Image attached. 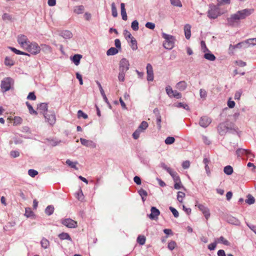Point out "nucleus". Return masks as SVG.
<instances>
[{"label":"nucleus","mask_w":256,"mask_h":256,"mask_svg":"<svg viewBox=\"0 0 256 256\" xmlns=\"http://www.w3.org/2000/svg\"><path fill=\"white\" fill-rule=\"evenodd\" d=\"M148 126V124L146 122L142 121L139 126L138 127V129L140 130L142 132V131L147 128Z\"/></svg>","instance_id":"nucleus-38"},{"label":"nucleus","mask_w":256,"mask_h":256,"mask_svg":"<svg viewBox=\"0 0 256 256\" xmlns=\"http://www.w3.org/2000/svg\"><path fill=\"white\" fill-rule=\"evenodd\" d=\"M24 215L27 218H30V217L34 215V212L30 208H26Z\"/></svg>","instance_id":"nucleus-43"},{"label":"nucleus","mask_w":256,"mask_h":256,"mask_svg":"<svg viewBox=\"0 0 256 256\" xmlns=\"http://www.w3.org/2000/svg\"><path fill=\"white\" fill-rule=\"evenodd\" d=\"M169 209L170 210V212L172 213L174 216L175 218L178 217L179 213H178V211L175 208H173L172 206H170L169 208Z\"/></svg>","instance_id":"nucleus-57"},{"label":"nucleus","mask_w":256,"mask_h":256,"mask_svg":"<svg viewBox=\"0 0 256 256\" xmlns=\"http://www.w3.org/2000/svg\"><path fill=\"white\" fill-rule=\"evenodd\" d=\"M78 118H82L84 119H86L88 118V115L84 113L82 110H78Z\"/></svg>","instance_id":"nucleus-53"},{"label":"nucleus","mask_w":256,"mask_h":256,"mask_svg":"<svg viewBox=\"0 0 256 256\" xmlns=\"http://www.w3.org/2000/svg\"><path fill=\"white\" fill-rule=\"evenodd\" d=\"M22 122V118L20 116H15L14 119V124L16 126L19 125Z\"/></svg>","instance_id":"nucleus-51"},{"label":"nucleus","mask_w":256,"mask_h":256,"mask_svg":"<svg viewBox=\"0 0 256 256\" xmlns=\"http://www.w3.org/2000/svg\"><path fill=\"white\" fill-rule=\"evenodd\" d=\"M44 116L48 122L52 126L56 122V116L54 111L49 112L48 113L44 114Z\"/></svg>","instance_id":"nucleus-7"},{"label":"nucleus","mask_w":256,"mask_h":256,"mask_svg":"<svg viewBox=\"0 0 256 256\" xmlns=\"http://www.w3.org/2000/svg\"><path fill=\"white\" fill-rule=\"evenodd\" d=\"M196 206L202 212L208 209V208L205 206L204 205L196 202Z\"/></svg>","instance_id":"nucleus-56"},{"label":"nucleus","mask_w":256,"mask_h":256,"mask_svg":"<svg viewBox=\"0 0 256 256\" xmlns=\"http://www.w3.org/2000/svg\"><path fill=\"white\" fill-rule=\"evenodd\" d=\"M138 194L140 196L142 201L144 202L146 200V197L148 196V192L143 188H140L138 190Z\"/></svg>","instance_id":"nucleus-28"},{"label":"nucleus","mask_w":256,"mask_h":256,"mask_svg":"<svg viewBox=\"0 0 256 256\" xmlns=\"http://www.w3.org/2000/svg\"><path fill=\"white\" fill-rule=\"evenodd\" d=\"M119 65V71L126 72L129 69V62L126 58H122L120 60Z\"/></svg>","instance_id":"nucleus-10"},{"label":"nucleus","mask_w":256,"mask_h":256,"mask_svg":"<svg viewBox=\"0 0 256 256\" xmlns=\"http://www.w3.org/2000/svg\"><path fill=\"white\" fill-rule=\"evenodd\" d=\"M76 198L80 201H82L84 199V196L83 194L82 190L80 188L78 191L75 194Z\"/></svg>","instance_id":"nucleus-32"},{"label":"nucleus","mask_w":256,"mask_h":256,"mask_svg":"<svg viewBox=\"0 0 256 256\" xmlns=\"http://www.w3.org/2000/svg\"><path fill=\"white\" fill-rule=\"evenodd\" d=\"M145 26L146 28L150 30H154L155 28V24L151 22H147Z\"/></svg>","instance_id":"nucleus-64"},{"label":"nucleus","mask_w":256,"mask_h":256,"mask_svg":"<svg viewBox=\"0 0 256 256\" xmlns=\"http://www.w3.org/2000/svg\"><path fill=\"white\" fill-rule=\"evenodd\" d=\"M244 41L238 42V44H237L236 45L230 44L229 46V48H228L229 54H230V55L234 54V50L236 48H244Z\"/></svg>","instance_id":"nucleus-15"},{"label":"nucleus","mask_w":256,"mask_h":256,"mask_svg":"<svg viewBox=\"0 0 256 256\" xmlns=\"http://www.w3.org/2000/svg\"><path fill=\"white\" fill-rule=\"evenodd\" d=\"M211 118L208 116H202L200 118L199 124L202 128L208 127L211 123Z\"/></svg>","instance_id":"nucleus-12"},{"label":"nucleus","mask_w":256,"mask_h":256,"mask_svg":"<svg viewBox=\"0 0 256 256\" xmlns=\"http://www.w3.org/2000/svg\"><path fill=\"white\" fill-rule=\"evenodd\" d=\"M255 202L254 198L250 194H248L247 196V199L246 200V202L249 204H253Z\"/></svg>","instance_id":"nucleus-48"},{"label":"nucleus","mask_w":256,"mask_h":256,"mask_svg":"<svg viewBox=\"0 0 256 256\" xmlns=\"http://www.w3.org/2000/svg\"><path fill=\"white\" fill-rule=\"evenodd\" d=\"M20 155L19 152L17 150H12L10 152V156L11 157L15 158L18 157Z\"/></svg>","instance_id":"nucleus-63"},{"label":"nucleus","mask_w":256,"mask_h":256,"mask_svg":"<svg viewBox=\"0 0 256 256\" xmlns=\"http://www.w3.org/2000/svg\"><path fill=\"white\" fill-rule=\"evenodd\" d=\"M84 6L82 5L76 6L74 8V12L76 14H81L84 11Z\"/></svg>","instance_id":"nucleus-27"},{"label":"nucleus","mask_w":256,"mask_h":256,"mask_svg":"<svg viewBox=\"0 0 256 256\" xmlns=\"http://www.w3.org/2000/svg\"><path fill=\"white\" fill-rule=\"evenodd\" d=\"M254 12L253 9L246 8L238 11L236 14H232L227 19L228 24L230 26H235L238 24L240 20H244L250 16Z\"/></svg>","instance_id":"nucleus-1"},{"label":"nucleus","mask_w":256,"mask_h":256,"mask_svg":"<svg viewBox=\"0 0 256 256\" xmlns=\"http://www.w3.org/2000/svg\"><path fill=\"white\" fill-rule=\"evenodd\" d=\"M112 6V16L116 18L118 16V12L117 10L115 5V4L114 2H112L111 4Z\"/></svg>","instance_id":"nucleus-44"},{"label":"nucleus","mask_w":256,"mask_h":256,"mask_svg":"<svg viewBox=\"0 0 256 256\" xmlns=\"http://www.w3.org/2000/svg\"><path fill=\"white\" fill-rule=\"evenodd\" d=\"M226 221L228 223L234 225H238L240 224V222L238 219L231 216H228L226 217Z\"/></svg>","instance_id":"nucleus-21"},{"label":"nucleus","mask_w":256,"mask_h":256,"mask_svg":"<svg viewBox=\"0 0 256 256\" xmlns=\"http://www.w3.org/2000/svg\"><path fill=\"white\" fill-rule=\"evenodd\" d=\"M208 10L207 12L208 17L210 19H216L220 16L221 13L219 8V4L217 6L213 4H210Z\"/></svg>","instance_id":"nucleus-3"},{"label":"nucleus","mask_w":256,"mask_h":256,"mask_svg":"<svg viewBox=\"0 0 256 256\" xmlns=\"http://www.w3.org/2000/svg\"><path fill=\"white\" fill-rule=\"evenodd\" d=\"M162 36L164 39L163 43L164 47L167 50H172L174 46L176 40L175 37L164 32L162 33Z\"/></svg>","instance_id":"nucleus-2"},{"label":"nucleus","mask_w":256,"mask_h":256,"mask_svg":"<svg viewBox=\"0 0 256 256\" xmlns=\"http://www.w3.org/2000/svg\"><path fill=\"white\" fill-rule=\"evenodd\" d=\"M176 106L178 108H182L186 110H190L189 106L187 104H184L182 102H178Z\"/></svg>","instance_id":"nucleus-61"},{"label":"nucleus","mask_w":256,"mask_h":256,"mask_svg":"<svg viewBox=\"0 0 256 256\" xmlns=\"http://www.w3.org/2000/svg\"><path fill=\"white\" fill-rule=\"evenodd\" d=\"M185 196V194L182 192H178L177 195V200L180 202H182L183 198Z\"/></svg>","instance_id":"nucleus-45"},{"label":"nucleus","mask_w":256,"mask_h":256,"mask_svg":"<svg viewBox=\"0 0 256 256\" xmlns=\"http://www.w3.org/2000/svg\"><path fill=\"white\" fill-rule=\"evenodd\" d=\"M24 49H26L28 52L32 54H36L40 52L41 48L37 43L30 42L28 44V46L25 48Z\"/></svg>","instance_id":"nucleus-5"},{"label":"nucleus","mask_w":256,"mask_h":256,"mask_svg":"<svg viewBox=\"0 0 256 256\" xmlns=\"http://www.w3.org/2000/svg\"><path fill=\"white\" fill-rule=\"evenodd\" d=\"M60 35L65 39L71 38L73 36L72 32L68 30L62 31L60 32Z\"/></svg>","instance_id":"nucleus-19"},{"label":"nucleus","mask_w":256,"mask_h":256,"mask_svg":"<svg viewBox=\"0 0 256 256\" xmlns=\"http://www.w3.org/2000/svg\"><path fill=\"white\" fill-rule=\"evenodd\" d=\"M118 53V50L116 48L112 47L109 48L106 52V54L108 56H114Z\"/></svg>","instance_id":"nucleus-31"},{"label":"nucleus","mask_w":256,"mask_h":256,"mask_svg":"<svg viewBox=\"0 0 256 256\" xmlns=\"http://www.w3.org/2000/svg\"><path fill=\"white\" fill-rule=\"evenodd\" d=\"M14 84L13 79L10 77L4 78L1 82L0 88L2 92L10 90Z\"/></svg>","instance_id":"nucleus-4"},{"label":"nucleus","mask_w":256,"mask_h":256,"mask_svg":"<svg viewBox=\"0 0 256 256\" xmlns=\"http://www.w3.org/2000/svg\"><path fill=\"white\" fill-rule=\"evenodd\" d=\"M146 237L144 236L139 235L137 238V242L140 245H144L146 242Z\"/></svg>","instance_id":"nucleus-39"},{"label":"nucleus","mask_w":256,"mask_h":256,"mask_svg":"<svg viewBox=\"0 0 256 256\" xmlns=\"http://www.w3.org/2000/svg\"><path fill=\"white\" fill-rule=\"evenodd\" d=\"M41 246L44 248H47L50 245V242L46 238H43L40 242Z\"/></svg>","instance_id":"nucleus-36"},{"label":"nucleus","mask_w":256,"mask_h":256,"mask_svg":"<svg viewBox=\"0 0 256 256\" xmlns=\"http://www.w3.org/2000/svg\"><path fill=\"white\" fill-rule=\"evenodd\" d=\"M172 98H175L177 99L180 98H182V94L177 90H174L173 94L172 95Z\"/></svg>","instance_id":"nucleus-62"},{"label":"nucleus","mask_w":256,"mask_h":256,"mask_svg":"<svg viewBox=\"0 0 256 256\" xmlns=\"http://www.w3.org/2000/svg\"><path fill=\"white\" fill-rule=\"evenodd\" d=\"M170 4L174 6H178V7H182V4L180 1V0H170Z\"/></svg>","instance_id":"nucleus-50"},{"label":"nucleus","mask_w":256,"mask_h":256,"mask_svg":"<svg viewBox=\"0 0 256 256\" xmlns=\"http://www.w3.org/2000/svg\"><path fill=\"white\" fill-rule=\"evenodd\" d=\"M44 143L52 146H55L62 142V140L56 137H50L44 140Z\"/></svg>","instance_id":"nucleus-9"},{"label":"nucleus","mask_w":256,"mask_h":256,"mask_svg":"<svg viewBox=\"0 0 256 256\" xmlns=\"http://www.w3.org/2000/svg\"><path fill=\"white\" fill-rule=\"evenodd\" d=\"M48 104L46 103H41L38 107V109L42 112L48 111Z\"/></svg>","instance_id":"nucleus-33"},{"label":"nucleus","mask_w":256,"mask_h":256,"mask_svg":"<svg viewBox=\"0 0 256 256\" xmlns=\"http://www.w3.org/2000/svg\"><path fill=\"white\" fill-rule=\"evenodd\" d=\"M147 80L152 81L154 80V72L152 66L150 64L146 66Z\"/></svg>","instance_id":"nucleus-17"},{"label":"nucleus","mask_w":256,"mask_h":256,"mask_svg":"<svg viewBox=\"0 0 256 256\" xmlns=\"http://www.w3.org/2000/svg\"><path fill=\"white\" fill-rule=\"evenodd\" d=\"M66 164H68L70 168H76V165L78 164L76 162H74L70 160H67L66 162Z\"/></svg>","instance_id":"nucleus-52"},{"label":"nucleus","mask_w":256,"mask_h":256,"mask_svg":"<svg viewBox=\"0 0 256 256\" xmlns=\"http://www.w3.org/2000/svg\"><path fill=\"white\" fill-rule=\"evenodd\" d=\"M244 48H247L250 46H254L256 45V38H248L244 41Z\"/></svg>","instance_id":"nucleus-18"},{"label":"nucleus","mask_w":256,"mask_h":256,"mask_svg":"<svg viewBox=\"0 0 256 256\" xmlns=\"http://www.w3.org/2000/svg\"><path fill=\"white\" fill-rule=\"evenodd\" d=\"M54 208L52 205L48 206L45 209V213L48 216L52 215L54 212Z\"/></svg>","instance_id":"nucleus-29"},{"label":"nucleus","mask_w":256,"mask_h":256,"mask_svg":"<svg viewBox=\"0 0 256 256\" xmlns=\"http://www.w3.org/2000/svg\"><path fill=\"white\" fill-rule=\"evenodd\" d=\"M120 13L122 19L124 20H128V16L126 10L125 8V4L124 3L120 4Z\"/></svg>","instance_id":"nucleus-20"},{"label":"nucleus","mask_w":256,"mask_h":256,"mask_svg":"<svg viewBox=\"0 0 256 256\" xmlns=\"http://www.w3.org/2000/svg\"><path fill=\"white\" fill-rule=\"evenodd\" d=\"M141 132H142L137 128L132 134L133 138L135 140H137L140 137Z\"/></svg>","instance_id":"nucleus-59"},{"label":"nucleus","mask_w":256,"mask_h":256,"mask_svg":"<svg viewBox=\"0 0 256 256\" xmlns=\"http://www.w3.org/2000/svg\"><path fill=\"white\" fill-rule=\"evenodd\" d=\"M210 160L208 158H204L203 160V163L204 164L205 169L208 174L210 172V168L208 167V164H210Z\"/></svg>","instance_id":"nucleus-30"},{"label":"nucleus","mask_w":256,"mask_h":256,"mask_svg":"<svg viewBox=\"0 0 256 256\" xmlns=\"http://www.w3.org/2000/svg\"><path fill=\"white\" fill-rule=\"evenodd\" d=\"M218 131L219 134L221 136L224 135L227 132L230 131V132H232V131L234 130L232 128H229L228 126H226L224 123L220 124L218 128Z\"/></svg>","instance_id":"nucleus-11"},{"label":"nucleus","mask_w":256,"mask_h":256,"mask_svg":"<svg viewBox=\"0 0 256 256\" xmlns=\"http://www.w3.org/2000/svg\"><path fill=\"white\" fill-rule=\"evenodd\" d=\"M162 167L166 170L167 172L171 175V176H174L173 170L169 167H168L164 164H162Z\"/></svg>","instance_id":"nucleus-58"},{"label":"nucleus","mask_w":256,"mask_h":256,"mask_svg":"<svg viewBox=\"0 0 256 256\" xmlns=\"http://www.w3.org/2000/svg\"><path fill=\"white\" fill-rule=\"evenodd\" d=\"M126 72L120 71L118 78L120 82H124V80L125 74Z\"/></svg>","instance_id":"nucleus-60"},{"label":"nucleus","mask_w":256,"mask_h":256,"mask_svg":"<svg viewBox=\"0 0 256 256\" xmlns=\"http://www.w3.org/2000/svg\"><path fill=\"white\" fill-rule=\"evenodd\" d=\"M166 94L170 98H172V95L173 94L174 90H172L170 86H168L166 88Z\"/></svg>","instance_id":"nucleus-55"},{"label":"nucleus","mask_w":256,"mask_h":256,"mask_svg":"<svg viewBox=\"0 0 256 256\" xmlns=\"http://www.w3.org/2000/svg\"><path fill=\"white\" fill-rule=\"evenodd\" d=\"M130 42V46L132 50H134L138 49L137 42L135 38H132Z\"/></svg>","instance_id":"nucleus-37"},{"label":"nucleus","mask_w":256,"mask_h":256,"mask_svg":"<svg viewBox=\"0 0 256 256\" xmlns=\"http://www.w3.org/2000/svg\"><path fill=\"white\" fill-rule=\"evenodd\" d=\"M207 92L203 89L200 88V96L201 98L203 100H206V98L207 96Z\"/></svg>","instance_id":"nucleus-41"},{"label":"nucleus","mask_w":256,"mask_h":256,"mask_svg":"<svg viewBox=\"0 0 256 256\" xmlns=\"http://www.w3.org/2000/svg\"><path fill=\"white\" fill-rule=\"evenodd\" d=\"M236 154L238 157H242L244 156H249V155H252L249 150L241 148H238L236 150Z\"/></svg>","instance_id":"nucleus-16"},{"label":"nucleus","mask_w":256,"mask_h":256,"mask_svg":"<svg viewBox=\"0 0 256 256\" xmlns=\"http://www.w3.org/2000/svg\"><path fill=\"white\" fill-rule=\"evenodd\" d=\"M82 58V56L79 54H76L70 58L72 62L76 66H78L80 63V60Z\"/></svg>","instance_id":"nucleus-23"},{"label":"nucleus","mask_w":256,"mask_h":256,"mask_svg":"<svg viewBox=\"0 0 256 256\" xmlns=\"http://www.w3.org/2000/svg\"><path fill=\"white\" fill-rule=\"evenodd\" d=\"M61 223L68 228H76L78 226L77 222L70 218L62 219Z\"/></svg>","instance_id":"nucleus-8"},{"label":"nucleus","mask_w":256,"mask_h":256,"mask_svg":"<svg viewBox=\"0 0 256 256\" xmlns=\"http://www.w3.org/2000/svg\"><path fill=\"white\" fill-rule=\"evenodd\" d=\"M216 242L218 243H222V244L227 246H230V242L228 240L225 239L222 236H221L219 238H217Z\"/></svg>","instance_id":"nucleus-26"},{"label":"nucleus","mask_w":256,"mask_h":256,"mask_svg":"<svg viewBox=\"0 0 256 256\" xmlns=\"http://www.w3.org/2000/svg\"><path fill=\"white\" fill-rule=\"evenodd\" d=\"M4 64L8 66H12L14 64V62L12 60L8 57H6L4 60Z\"/></svg>","instance_id":"nucleus-46"},{"label":"nucleus","mask_w":256,"mask_h":256,"mask_svg":"<svg viewBox=\"0 0 256 256\" xmlns=\"http://www.w3.org/2000/svg\"><path fill=\"white\" fill-rule=\"evenodd\" d=\"M175 141V139L174 137L168 136L165 140L164 142L166 144H173Z\"/></svg>","instance_id":"nucleus-54"},{"label":"nucleus","mask_w":256,"mask_h":256,"mask_svg":"<svg viewBox=\"0 0 256 256\" xmlns=\"http://www.w3.org/2000/svg\"><path fill=\"white\" fill-rule=\"evenodd\" d=\"M26 105L28 109L29 112L30 114L34 115L38 114V112L35 110H34L32 106L28 102H26Z\"/></svg>","instance_id":"nucleus-40"},{"label":"nucleus","mask_w":256,"mask_h":256,"mask_svg":"<svg viewBox=\"0 0 256 256\" xmlns=\"http://www.w3.org/2000/svg\"><path fill=\"white\" fill-rule=\"evenodd\" d=\"M80 142L83 146L86 147L96 148V144L92 140H88L84 138H80Z\"/></svg>","instance_id":"nucleus-13"},{"label":"nucleus","mask_w":256,"mask_h":256,"mask_svg":"<svg viewBox=\"0 0 256 256\" xmlns=\"http://www.w3.org/2000/svg\"><path fill=\"white\" fill-rule=\"evenodd\" d=\"M151 213L148 214V216L150 220H154L158 218L160 214V210L156 207L152 206L150 209Z\"/></svg>","instance_id":"nucleus-14"},{"label":"nucleus","mask_w":256,"mask_h":256,"mask_svg":"<svg viewBox=\"0 0 256 256\" xmlns=\"http://www.w3.org/2000/svg\"><path fill=\"white\" fill-rule=\"evenodd\" d=\"M233 168L230 166H227L224 168V172L226 175H230L233 172Z\"/></svg>","instance_id":"nucleus-34"},{"label":"nucleus","mask_w":256,"mask_h":256,"mask_svg":"<svg viewBox=\"0 0 256 256\" xmlns=\"http://www.w3.org/2000/svg\"><path fill=\"white\" fill-rule=\"evenodd\" d=\"M58 237L61 240H68L72 241V239L68 233L62 232L58 235Z\"/></svg>","instance_id":"nucleus-25"},{"label":"nucleus","mask_w":256,"mask_h":256,"mask_svg":"<svg viewBox=\"0 0 256 256\" xmlns=\"http://www.w3.org/2000/svg\"><path fill=\"white\" fill-rule=\"evenodd\" d=\"M176 246V242L174 240H171L170 242L168 243V248L170 250H172L175 248Z\"/></svg>","instance_id":"nucleus-47"},{"label":"nucleus","mask_w":256,"mask_h":256,"mask_svg":"<svg viewBox=\"0 0 256 256\" xmlns=\"http://www.w3.org/2000/svg\"><path fill=\"white\" fill-rule=\"evenodd\" d=\"M17 41L20 46L23 48L28 47V44L30 42L26 36L22 34L18 35Z\"/></svg>","instance_id":"nucleus-6"},{"label":"nucleus","mask_w":256,"mask_h":256,"mask_svg":"<svg viewBox=\"0 0 256 256\" xmlns=\"http://www.w3.org/2000/svg\"><path fill=\"white\" fill-rule=\"evenodd\" d=\"M190 28L191 26L188 24L185 25L184 28L185 36L186 38L188 40L191 36Z\"/></svg>","instance_id":"nucleus-24"},{"label":"nucleus","mask_w":256,"mask_h":256,"mask_svg":"<svg viewBox=\"0 0 256 256\" xmlns=\"http://www.w3.org/2000/svg\"><path fill=\"white\" fill-rule=\"evenodd\" d=\"M10 48L15 54H21V55H26V56H29V54L28 53H26L25 52H22L20 50H18L12 47H10Z\"/></svg>","instance_id":"nucleus-42"},{"label":"nucleus","mask_w":256,"mask_h":256,"mask_svg":"<svg viewBox=\"0 0 256 256\" xmlns=\"http://www.w3.org/2000/svg\"><path fill=\"white\" fill-rule=\"evenodd\" d=\"M131 28L134 31L138 30V22L136 20H134L132 22Z\"/></svg>","instance_id":"nucleus-49"},{"label":"nucleus","mask_w":256,"mask_h":256,"mask_svg":"<svg viewBox=\"0 0 256 256\" xmlns=\"http://www.w3.org/2000/svg\"><path fill=\"white\" fill-rule=\"evenodd\" d=\"M187 88V84L185 81H180L177 83L176 88L180 91L184 90Z\"/></svg>","instance_id":"nucleus-22"},{"label":"nucleus","mask_w":256,"mask_h":256,"mask_svg":"<svg viewBox=\"0 0 256 256\" xmlns=\"http://www.w3.org/2000/svg\"><path fill=\"white\" fill-rule=\"evenodd\" d=\"M204 58L206 59L210 60V61H214L216 59V58L214 56V54H212L210 52H208V53L204 54Z\"/></svg>","instance_id":"nucleus-35"}]
</instances>
